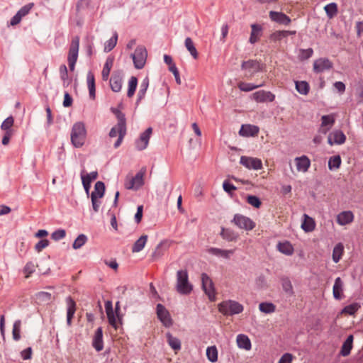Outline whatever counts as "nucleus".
I'll return each instance as SVG.
<instances>
[{"mask_svg": "<svg viewBox=\"0 0 363 363\" xmlns=\"http://www.w3.org/2000/svg\"><path fill=\"white\" fill-rule=\"evenodd\" d=\"M86 130L83 122L79 121L73 124L71 130V143L75 148L82 147L86 140Z\"/></svg>", "mask_w": 363, "mask_h": 363, "instance_id": "1", "label": "nucleus"}, {"mask_svg": "<svg viewBox=\"0 0 363 363\" xmlns=\"http://www.w3.org/2000/svg\"><path fill=\"white\" fill-rule=\"evenodd\" d=\"M176 289L182 295H188L192 291L193 286L189 281V274L186 270L177 271Z\"/></svg>", "mask_w": 363, "mask_h": 363, "instance_id": "2", "label": "nucleus"}, {"mask_svg": "<svg viewBox=\"0 0 363 363\" xmlns=\"http://www.w3.org/2000/svg\"><path fill=\"white\" fill-rule=\"evenodd\" d=\"M244 307L236 301H223L218 304V311L224 315H233L241 313Z\"/></svg>", "mask_w": 363, "mask_h": 363, "instance_id": "3", "label": "nucleus"}, {"mask_svg": "<svg viewBox=\"0 0 363 363\" xmlns=\"http://www.w3.org/2000/svg\"><path fill=\"white\" fill-rule=\"evenodd\" d=\"M79 37L74 36L71 41L68 56H67V62L69 64V67L70 71H74L75 68V65L78 59L79 49Z\"/></svg>", "mask_w": 363, "mask_h": 363, "instance_id": "4", "label": "nucleus"}, {"mask_svg": "<svg viewBox=\"0 0 363 363\" xmlns=\"http://www.w3.org/2000/svg\"><path fill=\"white\" fill-rule=\"evenodd\" d=\"M264 65L257 60H249L243 61L241 64V69L246 72L245 76L252 77L255 74L262 72Z\"/></svg>", "mask_w": 363, "mask_h": 363, "instance_id": "5", "label": "nucleus"}, {"mask_svg": "<svg viewBox=\"0 0 363 363\" xmlns=\"http://www.w3.org/2000/svg\"><path fill=\"white\" fill-rule=\"evenodd\" d=\"M232 223L240 229L247 231L252 230L255 227V223L250 218L240 213L234 216Z\"/></svg>", "mask_w": 363, "mask_h": 363, "instance_id": "6", "label": "nucleus"}, {"mask_svg": "<svg viewBox=\"0 0 363 363\" xmlns=\"http://www.w3.org/2000/svg\"><path fill=\"white\" fill-rule=\"evenodd\" d=\"M147 50L143 46H138L135 52L131 54L134 66L136 69H140L144 67L147 59Z\"/></svg>", "mask_w": 363, "mask_h": 363, "instance_id": "7", "label": "nucleus"}, {"mask_svg": "<svg viewBox=\"0 0 363 363\" xmlns=\"http://www.w3.org/2000/svg\"><path fill=\"white\" fill-rule=\"evenodd\" d=\"M202 289L211 301L216 300V291L212 279L206 273L201 274Z\"/></svg>", "mask_w": 363, "mask_h": 363, "instance_id": "8", "label": "nucleus"}, {"mask_svg": "<svg viewBox=\"0 0 363 363\" xmlns=\"http://www.w3.org/2000/svg\"><path fill=\"white\" fill-rule=\"evenodd\" d=\"M126 123H123V126H119V123L112 127L109 131L108 136L110 138H115L118 136L117 140L113 144L114 148H118L122 143L124 137L126 135Z\"/></svg>", "mask_w": 363, "mask_h": 363, "instance_id": "9", "label": "nucleus"}, {"mask_svg": "<svg viewBox=\"0 0 363 363\" xmlns=\"http://www.w3.org/2000/svg\"><path fill=\"white\" fill-rule=\"evenodd\" d=\"M105 310L107 315V318L108 320V323L113 327L114 328H117V321L116 318L119 323H121L122 315L120 312H114L113 308V304L111 301H106L105 302Z\"/></svg>", "mask_w": 363, "mask_h": 363, "instance_id": "10", "label": "nucleus"}, {"mask_svg": "<svg viewBox=\"0 0 363 363\" xmlns=\"http://www.w3.org/2000/svg\"><path fill=\"white\" fill-rule=\"evenodd\" d=\"M156 313L157 318L165 328H169L172 325L173 321L168 310L161 303L156 306Z\"/></svg>", "mask_w": 363, "mask_h": 363, "instance_id": "11", "label": "nucleus"}, {"mask_svg": "<svg viewBox=\"0 0 363 363\" xmlns=\"http://www.w3.org/2000/svg\"><path fill=\"white\" fill-rule=\"evenodd\" d=\"M240 163L248 169L259 170L262 169V162L257 157L241 156Z\"/></svg>", "mask_w": 363, "mask_h": 363, "instance_id": "12", "label": "nucleus"}, {"mask_svg": "<svg viewBox=\"0 0 363 363\" xmlns=\"http://www.w3.org/2000/svg\"><path fill=\"white\" fill-rule=\"evenodd\" d=\"M152 133V128L150 127L143 132L140 135V137L135 140V145L138 150L142 151L147 148Z\"/></svg>", "mask_w": 363, "mask_h": 363, "instance_id": "13", "label": "nucleus"}, {"mask_svg": "<svg viewBox=\"0 0 363 363\" xmlns=\"http://www.w3.org/2000/svg\"><path fill=\"white\" fill-rule=\"evenodd\" d=\"M123 72L122 70L113 72L110 79L109 84L111 89L114 92H119L122 89Z\"/></svg>", "mask_w": 363, "mask_h": 363, "instance_id": "14", "label": "nucleus"}, {"mask_svg": "<svg viewBox=\"0 0 363 363\" xmlns=\"http://www.w3.org/2000/svg\"><path fill=\"white\" fill-rule=\"evenodd\" d=\"M34 3H28L22 6L17 13L11 18L10 24L11 26H16L18 24L22 18L27 16L34 7Z\"/></svg>", "mask_w": 363, "mask_h": 363, "instance_id": "15", "label": "nucleus"}, {"mask_svg": "<svg viewBox=\"0 0 363 363\" xmlns=\"http://www.w3.org/2000/svg\"><path fill=\"white\" fill-rule=\"evenodd\" d=\"M145 173V169L143 168L139 171L134 177H133L128 184H125V187L128 189H138L144 184L143 177Z\"/></svg>", "mask_w": 363, "mask_h": 363, "instance_id": "16", "label": "nucleus"}, {"mask_svg": "<svg viewBox=\"0 0 363 363\" xmlns=\"http://www.w3.org/2000/svg\"><path fill=\"white\" fill-rule=\"evenodd\" d=\"M346 140V136L344 133L340 130H335L332 131L328 137V143L330 145H342Z\"/></svg>", "mask_w": 363, "mask_h": 363, "instance_id": "17", "label": "nucleus"}, {"mask_svg": "<svg viewBox=\"0 0 363 363\" xmlns=\"http://www.w3.org/2000/svg\"><path fill=\"white\" fill-rule=\"evenodd\" d=\"M333 67V63L327 58H319L313 62V70L316 73H321Z\"/></svg>", "mask_w": 363, "mask_h": 363, "instance_id": "18", "label": "nucleus"}, {"mask_svg": "<svg viewBox=\"0 0 363 363\" xmlns=\"http://www.w3.org/2000/svg\"><path fill=\"white\" fill-rule=\"evenodd\" d=\"M269 18L272 21L279 24L287 26L291 23V18L282 12L271 11L269 12Z\"/></svg>", "mask_w": 363, "mask_h": 363, "instance_id": "19", "label": "nucleus"}, {"mask_svg": "<svg viewBox=\"0 0 363 363\" xmlns=\"http://www.w3.org/2000/svg\"><path fill=\"white\" fill-rule=\"evenodd\" d=\"M67 304V324L68 326L72 325V319L76 311V303L71 296L66 298Z\"/></svg>", "mask_w": 363, "mask_h": 363, "instance_id": "20", "label": "nucleus"}, {"mask_svg": "<svg viewBox=\"0 0 363 363\" xmlns=\"http://www.w3.org/2000/svg\"><path fill=\"white\" fill-rule=\"evenodd\" d=\"M335 121V116L332 114L323 116L321 117V128L320 129V132L323 134H326L334 125Z\"/></svg>", "mask_w": 363, "mask_h": 363, "instance_id": "21", "label": "nucleus"}, {"mask_svg": "<svg viewBox=\"0 0 363 363\" xmlns=\"http://www.w3.org/2000/svg\"><path fill=\"white\" fill-rule=\"evenodd\" d=\"M259 128L257 125L246 124L242 125L239 134L244 137H253L258 134Z\"/></svg>", "mask_w": 363, "mask_h": 363, "instance_id": "22", "label": "nucleus"}, {"mask_svg": "<svg viewBox=\"0 0 363 363\" xmlns=\"http://www.w3.org/2000/svg\"><path fill=\"white\" fill-rule=\"evenodd\" d=\"M295 162L298 172H306L311 166V161L306 155L296 157Z\"/></svg>", "mask_w": 363, "mask_h": 363, "instance_id": "23", "label": "nucleus"}, {"mask_svg": "<svg viewBox=\"0 0 363 363\" xmlns=\"http://www.w3.org/2000/svg\"><path fill=\"white\" fill-rule=\"evenodd\" d=\"M354 220V214L350 211H342L337 216V223L340 225H346Z\"/></svg>", "mask_w": 363, "mask_h": 363, "instance_id": "24", "label": "nucleus"}, {"mask_svg": "<svg viewBox=\"0 0 363 363\" xmlns=\"http://www.w3.org/2000/svg\"><path fill=\"white\" fill-rule=\"evenodd\" d=\"M92 345L97 352L101 351L104 348L103 330L101 327L98 328L95 332Z\"/></svg>", "mask_w": 363, "mask_h": 363, "instance_id": "25", "label": "nucleus"}, {"mask_svg": "<svg viewBox=\"0 0 363 363\" xmlns=\"http://www.w3.org/2000/svg\"><path fill=\"white\" fill-rule=\"evenodd\" d=\"M277 250L286 256H291L294 252V248L289 241L279 242Z\"/></svg>", "mask_w": 363, "mask_h": 363, "instance_id": "26", "label": "nucleus"}, {"mask_svg": "<svg viewBox=\"0 0 363 363\" xmlns=\"http://www.w3.org/2000/svg\"><path fill=\"white\" fill-rule=\"evenodd\" d=\"M353 340L354 337L352 335L347 336V339L344 341L340 351V354L341 356L347 357L350 354L353 347Z\"/></svg>", "mask_w": 363, "mask_h": 363, "instance_id": "27", "label": "nucleus"}, {"mask_svg": "<svg viewBox=\"0 0 363 363\" xmlns=\"http://www.w3.org/2000/svg\"><path fill=\"white\" fill-rule=\"evenodd\" d=\"M86 82L89 89V97L94 99L96 97L95 77L91 71H89L86 74Z\"/></svg>", "mask_w": 363, "mask_h": 363, "instance_id": "28", "label": "nucleus"}, {"mask_svg": "<svg viewBox=\"0 0 363 363\" xmlns=\"http://www.w3.org/2000/svg\"><path fill=\"white\" fill-rule=\"evenodd\" d=\"M343 281L340 277H337L333 288V297L336 300H341L343 297Z\"/></svg>", "mask_w": 363, "mask_h": 363, "instance_id": "29", "label": "nucleus"}, {"mask_svg": "<svg viewBox=\"0 0 363 363\" xmlns=\"http://www.w3.org/2000/svg\"><path fill=\"white\" fill-rule=\"evenodd\" d=\"M251 29L252 30L249 42L251 44H255L259 40V37L262 35V28L260 25L254 23L251 25Z\"/></svg>", "mask_w": 363, "mask_h": 363, "instance_id": "30", "label": "nucleus"}, {"mask_svg": "<svg viewBox=\"0 0 363 363\" xmlns=\"http://www.w3.org/2000/svg\"><path fill=\"white\" fill-rule=\"evenodd\" d=\"M220 235L223 240L228 242L235 241L238 238V234L230 228H221Z\"/></svg>", "mask_w": 363, "mask_h": 363, "instance_id": "31", "label": "nucleus"}, {"mask_svg": "<svg viewBox=\"0 0 363 363\" xmlns=\"http://www.w3.org/2000/svg\"><path fill=\"white\" fill-rule=\"evenodd\" d=\"M208 252L211 255H215L216 257H221L225 259L230 258V256L233 254V250H222L217 247H210L208 250Z\"/></svg>", "mask_w": 363, "mask_h": 363, "instance_id": "32", "label": "nucleus"}, {"mask_svg": "<svg viewBox=\"0 0 363 363\" xmlns=\"http://www.w3.org/2000/svg\"><path fill=\"white\" fill-rule=\"evenodd\" d=\"M113 61L114 60L112 57H108L106 58L101 72V77L104 81H107L108 79L111 69L113 65Z\"/></svg>", "mask_w": 363, "mask_h": 363, "instance_id": "33", "label": "nucleus"}, {"mask_svg": "<svg viewBox=\"0 0 363 363\" xmlns=\"http://www.w3.org/2000/svg\"><path fill=\"white\" fill-rule=\"evenodd\" d=\"M237 344L239 348L250 350L252 345L250 340L246 335L240 334L237 336Z\"/></svg>", "mask_w": 363, "mask_h": 363, "instance_id": "34", "label": "nucleus"}, {"mask_svg": "<svg viewBox=\"0 0 363 363\" xmlns=\"http://www.w3.org/2000/svg\"><path fill=\"white\" fill-rule=\"evenodd\" d=\"M315 224L314 220L307 214H303V221L301 224V228L306 233L311 232L315 229Z\"/></svg>", "mask_w": 363, "mask_h": 363, "instance_id": "35", "label": "nucleus"}, {"mask_svg": "<svg viewBox=\"0 0 363 363\" xmlns=\"http://www.w3.org/2000/svg\"><path fill=\"white\" fill-rule=\"evenodd\" d=\"M296 30H277L272 33L270 38L274 41H279L289 35L296 34Z\"/></svg>", "mask_w": 363, "mask_h": 363, "instance_id": "36", "label": "nucleus"}, {"mask_svg": "<svg viewBox=\"0 0 363 363\" xmlns=\"http://www.w3.org/2000/svg\"><path fill=\"white\" fill-rule=\"evenodd\" d=\"M35 298L38 304H47L51 301L52 294L46 291H39L35 294Z\"/></svg>", "mask_w": 363, "mask_h": 363, "instance_id": "37", "label": "nucleus"}, {"mask_svg": "<svg viewBox=\"0 0 363 363\" xmlns=\"http://www.w3.org/2000/svg\"><path fill=\"white\" fill-rule=\"evenodd\" d=\"M147 240V235H143L140 236L133 244L132 247L133 252H140L145 246V244Z\"/></svg>", "mask_w": 363, "mask_h": 363, "instance_id": "38", "label": "nucleus"}, {"mask_svg": "<svg viewBox=\"0 0 363 363\" xmlns=\"http://www.w3.org/2000/svg\"><path fill=\"white\" fill-rule=\"evenodd\" d=\"M148 86L149 79L148 77H145L143 79L140 86V89L138 93L137 104H138L145 97Z\"/></svg>", "mask_w": 363, "mask_h": 363, "instance_id": "39", "label": "nucleus"}, {"mask_svg": "<svg viewBox=\"0 0 363 363\" xmlns=\"http://www.w3.org/2000/svg\"><path fill=\"white\" fill-rule=\"evenodd\" d=\"M344 246L341 242L337 243L333 250V260L335 263H337L343 254Z\"/></svg>", "mask_w": 363, "mask_h": 363, "instance_id": "40", "label": "nucleus"}, {"mask_svg": "<svg viewBox=\"0 0 363 363\" xmlns=\"http://www.w3.org/2000/svg\"><path fill=\"white\" fill-rule=\"evenodd\" d=\"M184 44H185L186 48L190 52V54L192 56V57L194 59L196 60L198 58V57H199V53L197 52V50H196V47L194 46V44L193 40H191V38H189V37H187L185 39Z\"/></svg>", "mask_w": 363, "mask_h": 363, "instance_id": "41", "label": "nucleus"}, {"mask_svg": "<svg viewBox=\"0 0 363 363\" xmlns=\"http://www.w3.org/2000/svg\"><path fill=\"white\" fill-rule=\"evenodd\" d=\"M118 40V33L116 31L113 32V36L108 40L104 44V52H108L111 51L116 45Z\"/></svg>", "mask_w": 363, "mask_h": 363, "instance_id": "42", "label": "nucleus"}, {"mask_svg": "<svg viewBox=\"0 0 363 363\" xmlns=\"http://www.w3.org/2000/svg\"><path fill=\"white\" fill-rule=\"evenodd\" d=\"M324 10L326 13L327 16L329 18H333L337 13V5L336 3L334 2L330 3L325 6Z\"/></svg>", "mask_w": 363, "mask_h": 363, "instance_id": "43", "label": "nucleus"}, {"mask_svg": "<svg viewBox=\"0 0 363 363\" xmlns=\"http://www.w3.org/2000/svg\"><path fill=\"white\" fill-rule=\"evenodd\" d=\"M296 91L303 95H306L309 92L310 86L306 81H296L295 82Z\"/></svg>", "mask_w": 363, "mask_h": 363, "instance_id": "44", "label": "nucleus"}, {"mask_svg": "<svg viewBox=\"0 0 363 363\" xmlns=\"http://www.w3.org/2000/svg\"><path fill=\"white\" fill-rule=\"evenodd\" d=\"M341 157L340 155L330 157L328 160V168L330 170H335L340 168L341 165Z\"/></svg>", "mask_w": 363, "mask_h": 363, "instance_id": "45", "label": "nucleus"}, {"mask_svg": "<svg viewBox=\"0 0 363 363\" xmlns=\"http://www.w3.org/2000/svg\"><path fill=\"white\" fill-rule=\"evenodd\" d=\"M360 307L361 306L359 303H352L344 307L341 311V313L353 315L360 308Z\"/></svg>", "mask_w": 363, "mask_h": 363, "instance_id": "46", "label": "nucleus"}, {"mask_svg": "<svg viewBox=\"0 0 363 363\" xmlns=\"http://www.w3.org/2000/svg\"><path fill=\"white\" fill-rule=\"evenodd\" d=\"M166 336L168 344L173 350H179L181 349V342L177 337L172 336L170 333H167Z\"/></svg>", "mask_w": 363, "mask_h": 363, "instance_id": "47", "label": "nucleus"}, {"mask_svg": "<svg viewBox=\"0 0 363 363\" xmlns=\"http://www.w3.org/2000/svg\"><path fill=\"white\" fill-rule=\"evenodd\" d=\"M264 86V84H252V83H246V82H241L238 84V88L240 89V91H252L257 88H259V87H262Z\"/></svg>", "mask_w": 363, "mask_h": 363, "instance_id": "48", "label": "nucleus"}, {"mask_svg": "<svg viewBox=\"0 0 363 363\" xmlns=\"http://www.w3.org/2000/svg\"><path fill=\"white\" fill-rule=\"evenodd\" d=\"M105 192V184L104 182L99 181L94 185V190L91 192V195L97 196V198L104 196Z\"/></svg>", "mask_w": 363, "mask_h": 363, "instance_id": "49", "label": "nucleus"}, {"mask_svg": "<svg viewBox=\"0 0 363 363\" xmlns=\"http://www.w3.org/2000/svg\"><path fill=\"white\" fill-rule=\"evenodd\" d=\"M138 85V79L137 77L133 76L130 78L128 81V89L127 91L128 97H132Z\"/></svg>", "mask_w": 363, "mask_h": 363, "instance_id": "50", "label": "nucleus"}, {"mask_svg": "<svg viewBox=\"0 0 363 363\" xmlns=\"http://www.w3.org/2000/svg\"><path fill=\"white\" fill-rule=\"evenodd\" d=\"M206 357L211 362H216L218 360V350L216 346L208 347L206 349Z\"/></svg>", "mask_w": 363, "mask_h": 363, "instance_id": "51", "label": "nucleus"}, {"mask_svg": "<svg viewBox=\"0 0 363 363\" xmlns=\"http://www.w3.org/2000/svg\"><path fill=\"white\" fill-rule=\"evenodd\" d=\"M21 320H16L13 323V330H12V335L13 339L15 341H18L21 339Z\"/></svg>", "mask_w": 363, "mask_h": 363, "instance_id": "52", "label": "nucleus"}, {"mask_svg": "<svg viewBox=\"0 0 363 363\" xmlns=\"http://www.w3.org/2000/svg\"><path fill=\"white\" fill-rule=\"evenodd\" d=\"M282 289L285 293L291 296L294 294V289L292 284L288 277L281 279Z\"/></svg>", "mask_w": 363, "mask_h": 363, "instance_id": "53", "label": "nucleus"}, {"mask_svg": "<svg viewBox=\"0 0 363 363\" xmlns=\"http://www.w3.org/2000/svg\"><path fill=\"white\" fill-rule=\"evenodd\" d=\"M87 236L84 234H80L77 236V238L74 240L72 247L74 250H78L81 248L86 242H87Z\"/></svg>", "mask_w": 363, "mask_h": 363, "instance_id": "54", "label": "nucleus"}, {"mask_svg": "<svg viewBox=\"0 0 363 363\" xmlns=\"http://www.w3.org/2000/svg\"><path fill=\"white\" fill-rule=\"evenodd\" d=\"M259 309L264 313H272L275 311L276 307L272 303L262 302L259 305Z\"/></svg>", "mask_w": 363, "mask_h": 363, "instance_id": "55", "label": "nucleus"}, {"mask_svg": "<svg viewBox=\"0 0 363 363\" xmlns=\"http://www.w3.org/2000/svg\"><path fill=\"white\" fill-rule=\"evenodd\" d=\"M111 111L117 118L118 122L119 123V126H123V123H126L125 116L123 113H122L119 109L116 108H111Z\"/></svg>", "mask_w": 363, "mask_h": 363, "instance_id": "56", "label": "nucleus"}, {"mask_svg": "<svg viewBox=\"0 0 363 363\" xmlns=\"http://www.w3.org/2000/svg\"><path fill=\"white\" fill-rule=\"evenodd\" d=\"M13 118L12 116H9L1 123V128L6 133H11V128L13 126Z\"/></svg>", "mask_w": 363, "mask_h": 363, "instance_id": "57", "label": "nucleus"}, {"mask_svg": "<svg viewBox=\"0 0 363 363\" xmlns=\"http://www.w3.org/2000/svg\"><path fill=\"white\" fill-rule=\"evenodd\" d=\"M246 201L252 206L257 208H259L262 205L260 199L257 196L248 195L246 198Z\"/></svg>", "mask_w": 363, "mask_h": 363, "instance_id": "58", "label": "nucleus"}, {"mask_svg": "<svg viewBox=\"0 0 363 363\" xmlns=\"http://www.w3.org/2000/svg\"><path fill=\"white\" fill-rule=\"evenodd\" d=\"M313 54V50L312 48L301 49L299 50L298 57L301 60H306L309 59Z\"/></svg>", "mask_w": 363, "mask_h": 363, "instance_id": "59", "label": "nucleus"}, {"mask_svg": "<svg viewBox=\"0 0 363 363\" xmlns=\"http://www.w3.org/2000/svg\"><path fill=\"white\" fill-rule=\"evenodd\" d=\"M97 177L98 172L96 171H94L90 172L89 174H84V170H83L81 173L82 180H88L89 183H91L92 181L96 179Z\"/></svg>", "mask_w": 363, "mask_h": 363, "instance_id": "60", "label": "nucleus"}, {"mask_svg": "<svg viewBox=\"0 0 363 363\" xmlns=\"http://www.w3.org/2000/svg\"><path fill=\"white\" fill-rule=\"evenodd\" d=\"M66 236V232L65 230L63 229H58V230H55L52 234H51V238L52 240H55V241H58L60 240H62Z\"/></svg>", "mask_w": 363, "mask_h": 363, "instance_id": "61", "label": "nucleus"}, {"mask_svg": "<svg viewBox=\"0 0 363 363\" xmlns=\"http://www.w3.org/2000/svg\"><path fill=\"white\" fill-rule=\"evenodd\" d=\"M49 245V240L47 239L40 240L35 245V250L40 252Z\"/></svg>", "mask_w": 363, "mask_h": 363, "instance_id": "62", "label": "nucleus"}, {"mask_svg": "<svg viewBox=\"0 0 363 363\" xmlns=\"http://www.w3.org/2000/svg\"><path fill=\"white\" fill-rule=\"evenodd\" d=\"M264 90H260L252 94V99L257 102L263 103L264 102Z\"/></svg>", "mask_w": 363, "mask_h": 363, "instance_id": "63", "label": "nucleus"}, {"mask_svg": "<svg viewBox=\"0 0 363 363\" xmlns=\"http://www.w3.org/2000/svg\"><path fill=\"white\" fill-rule=\"evenodd\" d=\"M293 355L290 353L284 354L279 360L278 363H291Z\"/></svg>", "mask_w": 363, "mask_h": 363, "instance_id": "64", "label": "nucleus"}]
</instances>
